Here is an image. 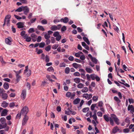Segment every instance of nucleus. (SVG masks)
Listing matches in <instances>:
<instances>
[{"instance_id": "obj_1", "label": "nucleus", "mask_w": 134, "mask_h": 134, "mask_svg": "<svg viewBox=\"0 0 134 134\" xmlns=\"http://www.w3.org/2000/svg\"><path fill=\"white\" fill-rule=\"evenodd\" d=\"M110 116L111 117H109L107 115H103V118L106 121L108 122L109 121L110 123L112 126H113L114 124L113 119L117 125H118L120 124L119 120L115 115L111 114Z\"/></svg>"}, {"instance_id": "obj_2", "label": "nucleus", "mask_w": 134, "mask_h": 134, "mask_svg": "<svg viewBox=\"0 0 134 134\" xmlns=\"http://www.w3.org/2000/svg\"><path fill=\"white\" fill-rule=\"evenodd\" d=\"M29 109L28 107L26 106H25L21 110V113H22L23 115H26Z\"/></svg>"}, {"instance_id": "obj_3", "label": "nucleus", "mask_w": 134, "mask_h": 134, "mask_svg": "<svg viewBox=\"0 0 134 134\" xmlns=\"http://www.w3.org/2000/svg\"><path fill=\"white\" fill-rule=\"evenodd\" d=\"M26 90L25 89H24L22 91L20 97L22 99L24 100L26 97Z\"/></svg>"}, {"instance_id": "obj_4", "label": "nucleus", "mask_w": 134, "mask_h": 134, "mask_svg": "<svg viewBox=\"0 0 134 134\" xmlns=\"http://www.w3.org/2000/svg\"><path fill=\"white\" fill-rule=\"evenodd\" d=\"M11 17V15L8 14L6 16L4 20L6 21L7 22V26H9L10 25L9 22Z\"/></svg>"}, {"instance_id": "obj_5", "label": "nucleus", "mask_w": 134, "mask_h": 134, "mask_svg": "<svg viewBox=\"0 0 134 134\" xmlns=\"http://www.w3.org/2000/svg\"><path fill=\"white\" fill-rule=\"evenodd\" d=\"M28 119V117L26 115H25L22 120V125L24 126L27 123Z\"/></svg>"}, {"instance_id": "obj_6", "label": "nucleus", "mask_w": 134, "mask_h": 134, "mask_svg": "<svg viewBox=\"0 0 134 134\" xmlns=\"http://www.w3.org/2000/svg\"><path fill=\"white\" fill-rule=\"evenodd\" d=\"M12 38L9 37L6 38L5 39V43L7 44L10 45L12 44Z\"/></svg>"}, {"instance_id": "obj_7", "label": "nucleus", "mask_w": 134, "mask_h": 134, "mask_svg": "<svg viewBox=\"0 0 134 134\" xmlns=\"http://www.w3.org/2000/svg\"><path fill=\"white\" fill-rule=\"evenodd\" d=\"M23 10L24 11V13L25 15H27L29 12V8L26 6H23Z\"/></svg>"}, {"instance_id": "obj_8", "label": "nucleus", "mask_w": 134, "mask_h": 134, "mask_svg": "<svg viewBox=\"0 0 134 134\" xmlns=\"http://www.w3.org/2000/svg\"><path fill=\"white\" fill-rule=\"evenodd\" d=\"M69 21L68 18L66 17H65L64 18H62L60 20V21L63 22L64 23H67Z\"/></svg>"}, {"instance_id": "obj_9", "label": "nucleus", "mask_w": 134, "mask_h": 134, "mask_svg": "<svg viewBox=\"0 0 134 134\" xmlns=\"http://www.w3.org/2000/svg\"><path fill=\"white\" fill-rule=\"evenodd\" d=\"M0 96H1L2 98L4 100L6 99L8 97V95L6 93L0 94Z\"/></svg>"}, {"instance_id": "obj_10", "label": "nucleus", "mask_w": 134, "mask_h": 134, "mask_svg": "<svg viewBox=\"0 0 134 134\" xmlns=\"http://www.w3.org/2000/svg\"><path fill=\"white\" fill-rule=\"evenodd\" d=\"M8 111L6 109H4L2 111L1 113V116H5L7 114V112Z\"/></svg>"}, {"instance_id": "obj_11", "label": "nucleus", "mask_w": 134, "mask_h": 134, "mask_svg": "<svg viewBox=\"0 0 134 134\" xmlns=\"http://www.w3.org/2000/svg\"><path fill=\"white\" fill-rule=\"evenodd\" d=\"M128 110H131L132 112H134V108L132 105H129L127 108Z\"/></svg>"}, {"instance_id": "obj_12", "label": "nucleus", "mask_w": 134, "mask_h": 134, "mask_svg": "<svg viewBox=\"0 0 134 134\" xmlns=\"http://www.w3.org/2000/svg\"><path fill=\"white\" fill-rule=\"evenodd\" d=\"M0 121L2 124L6 126L7 124L6 122V119L4 118H2L0 119Z\"/></svg>"}, {"instance_id": "obj_13", "label": "nucleus", "mask_w": 134, "mask_h": 134, "mask_svg": "<svg viewBox=\"0 0 134 134\" xmlns=\"http://www.w3.org/2000/svg\"><path fill=\"white\" fill-rule=\"evenodd\" d=\"M72 66L76 69H77L78 68H81V65L77 64L76 63H73Z\"/></svg>"}, {"instance_id": "obj_14", "label": "nucleus", "mask_w": 134, "mask_h": 134, "mask_svg": "<svg viewBox=\"0 0 134 134\" xmlns=\"http://www.w3.org/2000/svg\"><path fill=\"white\" fill-rule=\"evenodd\" d=\"M23 25L24 24L21 22H18L16 24V25H18V27L19 29L23 28L24 27Z\"/></svg>"}, {"instance_id": "obj_15", "label": "nucleus", "mask_w": 134, "mask_h": 134, "mask_svg": "<svg viewBox=\"0 0 134 134\" xmlns=\"http://www.w3.org/2000/svg\"><path fill=\"white\" fill-rule=\"evenodd\" d=\"M119 130L120 129L118 128V127L116 126L113 128L112 130V132L113 133H115Z\"/></svg>"}, {"instance_id": "obj_16", "label": "nucleus", "mask_w": 134, "mask_h": 134, "mask_svg": "<svg viewBox=\"0 0 134 134\" xmlns=\"http://www.w3.org/2000/svg\"><path fill=\"white\" fill-rule=\"evenodd\" d=\"M3 87L5 89L7 90L9 87V84L7 82H5L3 84Z\"/></svg>"}, {"instance_id": "obj_17", "label": "nucleus", "mask_w": 134, "mask_h": 134, "mask_svg": "<svg viewBox=\"0 0 134 134\" xmlns=\"http://www.w3.org/2000/svg\"><path fill=\"white\" fill-rule=\"evenodd\" d=\"M8 105V103H7L5 101H4L1 104V106L4 108H6Z\"/></svg>"}, {"instance_id": "obj_18", "label": "nucleus", "mask_w": 134, "mask_h": 134, "mask_svg": "<svg viewBox=\"0 0 134 134\" xmlns=\"http://www.w3.org/2000/svg\"><path fill=\"white\" fill-rule=\"evenodd\" d=\"M16 82L15 83V84L18 83L20 80V78L21 77L19 75H18V74H16Z\"/></svg>"}, {"instance_id": "obj_19", "label": "nucleus", "mask_w": 134, "mask_h": 134, "mask_svg": "<svg viewBox=\"0 0 134 134\" xmlns=\"http://www.w3.org/2000/svg\"><path fill=\"white\" fill-rule=\"evenodd\" d=\"M114 99L115 101L117 102L118 105H119V103L121 102L120 100L116 96L114 97Z\"/></svg>"}, {"instance_id": "obj_20", "label": "nucleus", "mask_w": 134, "mask_h": 134, "mask_svg": "<svg viewBox=\"0 0 134 134\" xmlns=\"http://www.w3.org/2000/svg\"><path fill=\"white\" fill-rule=\"evenodd\" d=\"M80 100V98H77L73 101V103L74 104H76L79 103Z\"/></svg>"}, {"instance_id": "obj_21", "label": "nucleus", "mask_w": 134, "mask_h": 134, "mask_svg": "<svg viewBox=\"0 0 134 134\" xmlns=\"http://www.w3.org/2000/svg\"><path fill=\"white\" fill-rule=\"evenodd\" d=\"M37 28L38 30L42 31H45L43 27L42 26L38 25L37 26Z\"/></svg>"}, {"instance_id": "obj_22", "label": "nucleus", "mask_w": 134, "mask_h": 134, "mask_svg": "<svg viewBox=\"0 0 134 134\" xmlns=\"http://www.w3.org/2000/svg\"><path fill=\"white\" fill-rule=\"evenodd\" d=\"M83 39L84 41H85L88 44H90V42L89 41L87 37H83Z\"/></svg>"}, {"instance_id": "obj_23", "label": "nucleus", "mask_w": 134, "mask_h": 134, "mask_svg": "<svg viewBox=\"0 0 134 134\" xmlns=\"http://www.w3.org/2000/svg\"><path fill=\"white\" fill-rule=\"evenodd\" d=\"M85 70L87 72L89 73H92L93 72V70L89 68L86 67Z\"/></svg>"}, {"instance_id": "obj_24", "label": "nucleus", "mask_w": 134, "mask_h": 134, "mask_svg": "<svg viewBox=\"0 0 134 134\" xmlns=\"http://www.w3.org/2000/svg\"><path fill=\"white\" fill-rule=\"evenodd\" d=\"M81 79L78 78H76L74 79V81L76 83H79L80 82Z\"/></svg>"}, {"instance_id": "obj_25", "label": "nucleus", "mask_w": 134, "mask_h": 134, "mask_svg": "<svg viewBox=\"0 0 134 134\" xmlns=\"http://www.w3.org/2000/svg\"><path fill=\"white\" fill-rule=\"evenodd\" d=\"M91 61L95 64H97L98 63V60L95 57H93L91 59Z\"/></svg>"}, {"instance_id": "obj_26", "label": "nucleus", "mask_w": 134, "mask_h": 134, "mask_svg": "<svg viewBox=\"0 0 134 134\" xmlns=\"http://www.w3.org/2000/svg\"><path fill=\"white\" fill-rule=\"evenodd\" d=\"M23 6H21L20 7H19L17 9L15 10V12H20L22 11L23 10Z\"/></svg>"}, {"instance_id": "obj_27", "label": "nucleus", "mask_w": 134, "mask_h": 134, "mask_svg": "<svg viewBox=\"0 0 134 134\" xmlns=\"http://www.w3.org/2000/svg\"><path fill=\"white\" fill-rule=\"evenodd\" d=\"M45 44V43L44 42H41L39 43V47L40 48H43L44 47Z\"/></svg>"}, {"instance_id": "obj_28", "label": "nucleus", "mask_w": 134, "mask_h": 134, "mask_svg": "<svg viewBox=\"0 0 134 134\" xmlns=\"http://www.w3.org/2000/svg\"><path fill=\"white\" fill-rule=\"evenodd\" d=\"M88 89L87 87H84L83 89H82L81 91L83 93L86 92L88 91Z\"/></svg>"}, {"instance_id": "obj_29", "label": "nucleus", "mask_w": 134, "mask_h": 134, "mask_svg": "<svg viewBox=\"0 0 134 134\" xmlns=\"http://www.w3.org/2000/svg\"><path fill=\"white\" fill-rule=\"evenodd\" d=\"M51 30L53 31L57 30V26L54 25L52 26L51 28Z\"/></svg>"}, {"instance_id": "obj_30", "label": "nucleus", "mask_w": 134, "mask_h": 134, "mask_svg": "<svg viewBox=\"0 0 134 134\" xmlns=\"http://www.w3.org/2000/svg\"><path fill=\"white\" fill-rule=\"evenodd\" d=\"M70 69L69 68L67 67L65 68V72L66 74H68L70 72Z\"/></svg>"}, {"instance_id": "obj_31", "label": "nucleus", "mask_w": 134, "mask_h": 134, "mask_svg": "<svg viewBox=\"0 0 134 134\" xmlns=\"http://www.w3.org/2000/svg\"><path fill=\"white\" fill-rule=\"evenodd\" d=\"M121 84L124 85L125 86H126V87H130V85L127 83H124L123 82H121L120 81H118Z\"/></svg>"}, {"instance_id": "obj_32", "label": "nucleus", "mask_w": 134, "mask_h": 134, "mask_svg": "<svg viewBox=\"0 0 134 134\" xmlns=\"http://www.w3.org/2000/svg\"><path fill=\"white\" fill-rule=\"evenodd\" d=\"M58 44H55L52 47V48L53 49H56L58 46Z\"/></svg>"}, {"instance_id": "obj_33", "label": "nucleus", "mask_w": 134, "mask_h": 134, "mask_svg": "<svg viewBox=\"0 0 134 134\" xmlns=\"http://www.w3.org/2000/svg\"><path fill=\"white\" fill-rule=\"evenodd\" d=\"M51 46L50 45H48L45 48V50L47 52L49 51L51 49Z\"/></svg>"}, {"instance_id": "obj_34", "label": "nucleus", "mask_w": 134, "mask_h": 134, "mask_svg": "<svg viewBox=\"0 0 134 134\" xmlns=\"http://www.w3.org/2000/svg\"><path fill=\"white\" fill-rule=\"evenodd\" d=\"M59 35V33L57 31L54 32L53 35V36L54 37H56Z\"/></svg>"}, {"instance_id": "obj_35", "label": "nucleus", "mask_w": 134, "mask_h": 134, "mask_svg": "<svg viewBox=\"0 0 134 134\" xmlns=\"http://www.w3.org/2000/svg\"><path fill=\"white\" fill-rule=\"evenodd\" d=\"M97 104H92L91 107V109L92 110H94V108L96 107Z\"/></svg>"}, {"instance_id": "obj_36", "label": "nucleus", "mask_w": 134, "mask_h": 134, "mask_svg": "<svg viewBox=\"0 0 134 134\" xmlns=\"http://www.w3.org/2000/svg\"><path fill=\"white\" fill-rule=\"evenodd\" d=\"M125 122L127 123L128 124V125H129V124L130 123V121L129 120V118L128 117H127L125 120Z\"/></svg>"}, {"instance_id": "obj_37", "label": "nucleus", "mask_w": 134, "mask_h": 134, "mask_svg": "<svg viewBox=\"0 0 134 134\" xmlns=\"http://www.w3.org/2000/svg\"><path fill=\"white\" fill-rule=\"evenodd\" d=\"M98 106L100 107H102L103 106V103L102 101H99L98 103Z\"/></svg>"}, {"instance_id": "obj_38", "label": "nucleus", "mask_w": 134, "mask_h": 134, "mask_svg": "<svg viewBox=\"0 0 134 134\" xmlns=\"http://www.w3.org/2000/svg\"><path fill=\"white\" fill-rule=\"evenodd\" d=\"M89 110V108L88 107L85 108H83L82 110V111L84 113H86L87 111Z\"/></svg>"}, {"instance_id": "obj_39", "label": "nucleus", "mask_w": 134, "mask_h": 134, "mask_svg": "<svg viewBox=\"0 0 134 134\" xmlns=\"http://www.w3.org/2000/svg\"><path fill=\"white\" fill-rule=\"evenodd\" d=\"M41 23L42 24H47V22L46 20L44 19L41 21Z\"/></svg>"}, {"instance_id": "obj_40", "label": "nucleus", "mask_w": 134, "mask_h": 134, "mask_svg": "<svg viewBox=\"0 0 134 134\" xmlns=\"http://www.w3.org/2000/svg\"><path fill=\"white\" fill-rule=\"evenodd\" d=\"M84 86V85L82 83H80L77 86V87L79 88H82Z\"/></svg>"}, {"instance_id": "obj_41", "label": "nucleus", "mask_w": 134, "mask_h": 134, "mask_svg": "<svg viewBox=\"0 0 134 134\" xmlns=\"http://www.w3.org/2000/svg\"><path fill=\"white\" fill-rule=\"evenodd\" d=\"M47 70L49 72L51 71H53L54 69L52 66H50L48 68Z\"/></svg>"}, {"instance_id": "obj_42", "label": "nucleus", "mask_w": 134, "mask_h": 134, "mask_svg": "<svg viewBox=\"0 0 134 134\" xmlns=\"http://www.w3.org/2000/svg\"><path fill=\"white\" fill-rule=\"evenodd\" d=\"M49 61V59L48 55H46L45 57V62L46 63L48 62Z\"/></svg>"}, {"instance_id": "obj_43", "label": "nucleus", "mask_w": 134, "mask_h": 134, "mask_svg": "<svg viewBox=\"0 0 134 134\" xmlns=\"http://www.w3.org/2000/svg\"><path fill=\"white\" fill-rule=\"evenodd\" d=\"M44 37L46 39H48L50 38V36L49 35L46 33Z\"/></svg>"}, {"instance_id": "obj_44", "label": "nucleus", "mask_w": 134, "mask_h": 134, "mask_svg": "<svg viewBox=\"0 0 134 134\" xmlns=\"http://www.w3.org/2000/svg\"><path fill=\"white\" fill-rule=\"evenodd\" d=\"M34 32L35 30L33 28H30L28 31V32L29 33Z\"/></svg>"}, {"instance_id": "obj_45", "label": "nucleus", "mask_w": 134, "mask_h": 134, "mask_svg": "<svg viewBox=\"0 0 134 134\" xmlns=\"http://www.w3.org/2000/svg\"><path fill=\"white\" fill-rule=\"evenodd\" d=\"M61 37V36L60 35H59L56 37L55 39L57 41H59L60 40Z\"/></svg>"}, {"instance_id": "obj_46", "label": "nucleus", "mask_w": 134, "mask_h": 134, "mask_svg": "<svg viewBox=\"0 0 134 134\" xmlns=\"http://www.w3.org/2000/svg\"><path fill=\"white\" fill-rule=\"evenodd\" d=\"M66 30V27L65 26H63L61 29V31L62 32Z\"/></svg>"}, {"instance_id": "obj_47", "label": "nucleus", "mask_w": 134, "mask_h": 134, "mask_svg": "<svg viewBox=\"0 0 134 134\" xmlns=\"http://www.w3.org/2000/svg\"><path fill=\"white\" fill-rule=\"evenodd\" d=\"M85 72L81 73V77L84 79H86V76H85Z\"/></svg>"}, {"instance_id": "obj_48", "label": "nucleus", "mask_w": 134, "mask_h": 134, "mask_svg": "<svg viewBox=\"0 0 134 134\" xmlns=\"http://www.w3.org/2000/svg\"><path fill=\"white\" fill-rule=\"evenodd\" d=\"M68 111H67L66 110L65 111V114H67V115H70V110L69 108H68Z\"/></svg>"}, {"instance_id": "obj_49", "label": "nucleus", "mask_w": 134, "mask_h": 134, "mask_svg": "<svg viewBox=\"0 0 134 134\" xmlns=\"http://www.w3.org/2000/svg\"><path fill=\"white\" fill-rule=\"evenodd\" d=\"M123 131L125 133H128L130 131L129 129L128 128L124 129H123Z\"/></svg>"}, {"instance_id": "obj_50", "label": "nucleus", "mask_w": 134, "mask_h": 134, "mask_svg": "<svg viewBox=\"0 0 134 134\" xmlns=\"http://www.w3.org/2000/svg\"><path fill=\"white\" fill-rule=\"evenodd\" d=\"M15 106V103L14 102L10 103L9 104V107L10 108L13 107Z\"/></svg>"}, {"instance_id": "obj_51", "label": "nucleus", "mask_w": 134, "mask_h": 134, "mask_svg": "<svg viewBox=\"0 0 134 134\" xmlns=\"http://www.w3.org/2000/svg\"><path fill=\"white\" fill-rule=\"evenodd\" d=\"M73 75L75 76H80V74L79 72H76L74 73L73 74Z\"/></svg>"}, {"instance_id": "obj_52", "label": "nucleus", "mask_w": 134, "mask_h": 134, "mask_svg": "<svg viewBox=\"0 0 134 134\" xmlns=\"http://www.w3.org/2000/svg\"><path fill=\"white\" fill-rule=\"evenodd\" d=\"M21 114H22V113H21V112L20 113H18L16 115V118L18 119H20L21 118Z\"/></svg>"}, {"instance_id": "obj_53", "label": "nucleus", "mask_w": 134, "mask_h": 134, "mask_svg": "<svg viewBox=\"0 0 134 134\" xmlns=\"http://www.w3.org/2000/svg\"><path fill=\"white\" fill-rule=\"evenodd\" d=\"M80 59L82 60H84L85 59V57L84 55H82L80 56Z\"/></svg>"}, {"instance_id": "obj_54", "label": "nucleus", "mask_w": 134, "mask_h": 134, "mask_svg": "<svg viewBox=\"0 0 134 134\" xmlns=\"http://www.w3.org/2000/svg\"><path fill=\"white\" fill-rule=\"evenodd\" d=\"M71 95V93L70 92H68L66 94V96L68 97H70Z\"/></svg>"}, {"instance_id": "obj_55", "label": "nucleus", "mask_w": 134, "mask_h": 134, "mask_svg": "<svg viewBox=\"0 0 134 134\" xmlns=\"http://www.w3.org/2000/svg\"><path fill=\"white\" fill-rule=\"evenodd\" d=\"M94 75L95 74H91L90 75L91 78L92 80H94L96 78V76H95Z\"/></svg>"}, {"instance_id": "obj_56", "label": "nucleus", "mask_w": 134, "mask_h": 134, "mask_svg": "<svg viewBox=\"0 0 134 134\" xmlns=\"http://www.w3.org/2000/svg\"><path fill=\"white\" fill-rule=\"evenodd\" d=\"M6 126L3 124H2L0 122V130L4 128Z\"/></svg>"}, {"instance_id": "obj_57", "label": "nucleus", "mask_w": 134, "mask_h": 134, "mask_svg": "<svg viewBox=\"0 0 134 134\" xmlns=\"http://www.w3.org/2000/svg\"><path fill=\"white\" fill-rule=\"evenodd\" d=\"M129 101V103L131 104L132 103H133L134 102V101L133 99L131 98H129L128 99Z\"/></svg>"}, {"instance_id": "obj_58", "label": "nucleus", "mask_w": 134, "mask_h": 134, "mask_svg": "<svg viewBox=\"0 0 134 134\" xmlns=\"http://www.w3.org/2000/svg\"><path fill=\"white\" fill-rule=\"evenodd\" d=\"M14 16L15 18L18 20H20L22 19V18L21 17L18 16L16 15H14Z\"/></svg>"}, {"instance_id": "obj_59", "label": "nucleus", "mask_w": 134, "mask_h": 134, "mask_svg": "<svg viewBox=\"0 0 134 134\" xmlns=\"http://www.w3.org/2000/svg\"><path fill=\"white\" fill-rule=\"evenodd\" d=\"M86 76L87 77V80L88 81H90L91 80V76H90L88 74H87L86 75Z\"/></svg>"}, {"instance_id": "obj_60", "label": "nucleus", "mask_w": 134, "mask_h": 134, "mask_svg": "<svg viewBox=\"0 0 134 134\" xmlns=\"http://www.w3.org/2000/svg\"><path fill=\"white\" fill-rule=\"evenodd\" d=\"M88 94L87 93L84 94L82 96L83 97L85 98L86 99L88 98Z\"/></svg>"}, {"instance_id": "obj_61", "label": "nucleus", "mask_w": 134, "mask_h": 134, "mask_svg": "<svg viewBox=\"0 0 134 134\" xmlns=\"http://www.w3.org/2000/svg\"><path fill=\"white\" fill-rule=\"evenodd\" d=\"M15 93H11L9 95L10 97H14L15 96Z\"/></svg>"}, {"instance_id": "obj_62", "label": "nucleus", "mask_w": 134, "mask_h": 134, "mask_svg": "<svg viewBox=\"0 0 134 134\" xmlns=\"http://www.w3.org/2000/svg\"><path fill=\"white\" fill-rule=\"evenodd\" d=\"M31 39L30 37H28L26 39V41L27 42H30L31 41Z\"/></svg>"}, {"instance_id": "obj_63", "label": "nucleus", "mask_w": 134, "mask_h": 134, "mask_svg": "<svg viewBox=\"0 0 134 134\" xmlns=\"http://www.w3.org/2000/svg\"><path fill=\"white\" fill-rule=\"evenodd\" d=\"M97 115L99 116L102 117V113L101 111H99L97 113Z\"/></svg>"}, {"instance_id": "obj_64", "label": "nucleus", "mask_w": 134, "mask_h": 134, "mask_svg": "<svg viewBox=\"0 0 134 134\" xmlns=\"http://www.w3.org/2000/svg\"><path fill=\"white\" fill-rule=\"evenodd\" d=\"M98 97L95 96H93L92 98V99L93 101H97L98 100Z\"/></svg>"}]
</instances>
